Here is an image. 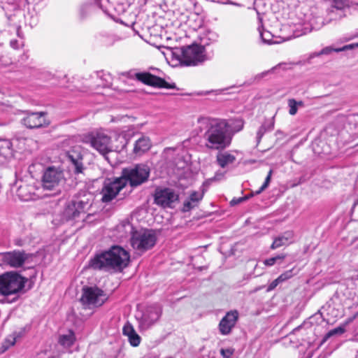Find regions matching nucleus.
<instances>
[{
    "mask_svg": "<svg viewBox=\"0 0 358 358\" xmlns=\"http://www.w3.org/2000/svg\"><path fill=\"white\" fill-rule=\"evenodd\" d=\"M130 254L120 245H113L108 250L96 253L89 262L94 270L110 273H120L129 266Z\"/></svg>",
    "mask_w": 358,
    "mask_h": 358,
    "instance_id": "nucleus-1",
    "label": "nucleus"
},
{
    "mask_svg": "<svg viewBox=\"0 0 358 358\" xmlns=\"http://www.w3.org/2000/svg\"><path fill=\"white\" fill-rule=\"evenodd\" d=\"M198 122L206 125V131L203 138L206 141V146L211 150H224L231 142V137L226 131L227 124L224 119L199 117Z\"/></svg>",
    "mask_w": 358,
    "mask_h": 358,
    "instance_id": "nucleus-2",
    "label": "nucleus"
},
{
    "mask_svg": "<svg viewBox=\"0 0 358 358\" xmlns=\"http://www.w3.org/2000/svg\"><path fill=\"white\" fill-rule=\"evenodd\" d=\"M95 200L93 193L87 190H80L71 201L66 203L63 211V218L66 221H85L92 215L90 213Z\"/></svg>",
    "mask_w": 358,
    "mask_h": 358,
    "instance_id": "nucleus-3",
    "label": "nucleus"
},
{
    "mask_svg": "<svg viewBox=\"0 0 358 358\" xmlns=\"http://www.w3.org/2000/svg\"><path fill=\"white\" fill-rule=\"evenodd\" d=\"M196 4V0H164L161 8L165 13L172 14L181 25L188 21V16L197 17L196 13H192Z\"/></svg>",
    "mask_w": 358,
    "mask_h": 358,
    "instance_id": "nucleus-4",
    "label": "nucleus"
},
{
    "mask_svg": "<svg viewBox=\"0 0 358 358\" xmlns=\"http://www.w3.org/2000/svg\"><path fill=\"white\" fill-rule=\"evenodd\" d=\"M27 282V278L17 271H8L0 275V294L3 296L17 295L9 302H15Z\"/></svg>",
    "mask_w": 358,
    "mask_h": 358,
    "instance_id": "nucleus-5",
    "label": "nucleus"
},
{
    "mask_svg": "<svg viewBox=\"0 0 358 358\" xmlns=\"http://www.w3.org/2000/svg\"><path fill=\"white\" fill-rule=\"evenodd\" d=\"M128 227L131 229V245L134 250L145 252L155 245L157 236L155 230L149 229L134 230L133 226L129 224Z\"/></svg>",
    "mask_w": 358,
    "mask_h": 358,
    "instance_id": "nucleus-6",
    "label": "nucleus"
},
{
    "mask_svg": "<svg viewBox=\"0 0 358 358\" xmlns=\"http://www.w3.org/2000/svg\"><path fill=\"white\" fill-rule=\"evenodd\" d=\"M65 181L63 171L59 167L48 166L43 173L41 185L44 189L55 191L53 194L61 192Z\"/></svg>",
    "mask_w": 358,
    "mask_h": 358,
    "instance_id": "nucleus-7",
    "label": "nucleus"
},
{
    "mask_svg": "<svg viewBox=\"0 0 358 358\" xmlns=\"http://www.w3.org/2000/svg\"><path fill=\"white\" fill-rule=\"evenodd\" d=\"M150 169L144 164H138L133 167L125 168L122 171V178L129 182L132 187H138L148 181Z\"/></svg>",
    "mask_w": 358,
    "mask_h": 358,
    "instance_id": "nucleus-8",
    "label": "nucleus"
},
{
    "mask_svg": "<svg viewBox=\"0 0 358 358\" xmlns=\"http://www.w3.org/2000/svg\"><path fill=\"white\" fill-rule=\"evenodd\" d=\"M121 74L129 78H135L137 80L143 83V84L153 87L178 90L176 83H169L164 78L154 76L149 72L135 73L132 71H129L122 72Z\"/></svg>",
    "mask_w": 358,
    "mask_h": 358,
    "instance_id": "nucleus-9",
    "label": "nucleus"
},
{
    "mask_svg": "<svg viewBox=\"0 0 358 358\" xmlns=\"http://www.w3.org/2000/svg\"><path fill=\"white\" fill-rule=\"evenodd\" d=\"M206 59L205 47L203 45L192 44L181 49L179 60L184 66H196Z\"/></svg>",
    "mask_w": 358,
    "mask_h": 358,
    "instance_id": "nucleus-10",
    "label": "nucleus"
},
{
    "mask_svg": "<svg viewBox=\"0 0 358 358\" xmlns=\"http://www.w3.org/2000/svg\"><path fill=\"white\" fill-rule=\"evenodd\" d=\"M107 300L105 292L96 286L87 287L82 289L80 302L86 308L99 307Z\"/></svg>",
    "mask_w": 358,
    "mask_h": 358,
    "instance_id": "nucleus-11",
    "label": "nucleus"
},
{
    "mask_svg": "<svg viewBox=\"0 0 358 358\" xmlns=\"http://www.w3.org/2000/svg\"><path fill=\"white\" fill-rule=\"evenodd\" d=\"M127 186L126 180L122 177L109 178L104 180L101 191L102 195L101 201L109 203L112 201L119 192Z\"/></svg>",
    "mask_w": 358,
    "mask_h": 358,
    "instance_id": "nucleus-12",
    "label": "nucleus"
},
{
    "mask_svg": "<svg viewBox=\"0 0 358 358\" xmlns=\"http://www.w3.org/2000/svg\"><path fill=\"white\" fill-rule=\"evenodd\" d=\"M32 254L24 250H15L10 252L0 253V262L13 268H20L29 259Z\"/></svg>",
    "mask_w": 358,
    "mask_h": 358,
    "instance_id": "nucleus-13",
    "label": "nucleus"
},
{
    "mask_svg": "<svg viewBox=\"0 0 358 358\" xmlns=\"http://www.w3.org/2000/svg\"><path fill=\"white\" fill-rule=\"evenodd\" d=\"M22 124L29 129L46 127L50 124L45 112H26V116L21 120Z\"/></svg>",
    "mask_w": 358,
    "mask_h": 358,
    "instance_id": "nucleus-14",
    "label": "nucleus"
},
{
    "mask_svg": "<svg viewBox=\"0 0 358 358\" xmlns=\"http://www.w3.org/2000/svg\"><path fill=\"white\" fill-rule=\"evenodd\" d=\"M162 315V310L157 306H148L138 319V328L141 331H145L150 328Z\"/></svg>",
    "mask_w": 358,
    "mask_h": 358,
    "instance_id": "nucleus-15",
    "label": "nucleus"
},
{
    "mask_svg": "<svg viewBox=\"0 0 358 358\" xmlns=\"http://www.w3.org/2000/svg\"><path fill=\"white\" fill-rule=\"evenodd\" d=\"M155 203L164 208H173L179 195L171 188L157 189L154 195Z\"/></svg>",
    "mask_w": 358,
    "mask_h": 358,
    "instance_id": "nucleus-16",
    "label": "nucleus"
},
{
    "mask_svg": "<svg viewBox=\"0 0 358 358\" xmlns=\"http://www.w3.org/2000/svg\"><path fill=\"white\" fill-rule=\"evenodd\" d=\"M66 157L70 162V168L75 174L82 173L85 169L83 159V156L80 147L71 149L66 153Z\"/></svg>",
    "mask_w": 358,
    "mask_h": 358,
    "instance_id": "nucleus-17",
    "label": "nucleus"
},
{
    "mask_svg": "<svg viewBox=\"0 0 358 358\" xmlns=\"http://www.w3.org/2000/svg\"><path fill=\"white\" fill-rule=\"evenodd\" d=\"M110 143V138L103 133H97L90 138V144L92 147L103 155L110 151L109 146Z\"/></svg>",
    "mask_w": 358,
    "mask_h": 358,
    "instance_id": "nucleus-18",
    "label": "nucleus"
},
{
    "mask_svg": "<svg viewBox=\"0 0 358 358\" xmlns=\"http://www.w3.org/2000/svg\"><path fill=\"white\" fill-rule=\"evenodd\" d=\"M238 318L237 310H231L228 312L221 320L219 324V329L222 335L230 334L233 327H234Z\"/></svg>",
    "mask_w": 358,
    "mask_h": 358,
    "instance_id": "nucleus-19",
    "label": "nucleus"
},
{
    "mask_svg": "<svg viewBox=\"0 0 358 358\" xmlns=\"http://www.w3.org/2000/svg\"><path fill=\"white\" fill-rule=\"evenodd\" d=\"M203 197V193L193 191L184 201L182 212L186 213L197 207Z\"/></svg>",
    "mask_w": 358,
    "mask_h": 358,
    "instance_id": "nucleus-20",
    "label": "nucleus"
},
{
    "mask_svg": "<svg viewBox=\"0 0 358 358\" xmlns=\"http://www.w3.org/2000/svg\"><path fill=\"white\" fill-rule=\"evenodd\" d=\"M122 334L128 337L131 345L137 347L140 345L141 338L130 322H127L125 323L122 328Z\"/></svg>",
    "mask_w": 358,
    "mask_h": 358,
    "instance_id": "nucleus-21",
    "label": "nucleus"
},
{
    "mask_svg": "<svg viewBox=\"0 0 358 358\" xmlns=\"http://www.w3.org/2000/svg\"><path fill=\"white\" fill-rule=\"evenodd\" d=\"M275 125V120L274 117L265 120L264 122L262 124L257 131L256 135V143L257 145H258L264 136V135L266 132L271 131L274 129Z\"/></svg>",
    "mask_w": 358,
    "mask_h": 358,
    "instance_id": "nucleus-22",
    "label": "nucleus"
},
{
    "mask_svg": "<svg viewBox=\"0 0 358 358\" xmlns=\"http://www.w3.org/2000/svg\"><path fill=\"white\" fill-rule=\"evenodd\" d=\"M151 147V142L148 137L142 136L138 138L134 148V152L136 155H141L146 151H148Z\"/></svg>",
    "mask_w": 358,
    "mask_h": 358,
    "instance_id": "nucleus-23",
    "label": "nucleus"
},
{
    "mask_svg": "<svg viewBox=\"0 0 358 358\" xmlns=\"http://www.w3.org/2000/svg\"><path fill=\"white\" fill-rule=\"evenodd\" d=\"M226 131L231 137L235 133L240 131L243 128V121L241 119L225 120Z\"/></svg>",
    "mask_w": 358,
    "mask_h": 358,
    "instance_id": "nucleus-24",
    "label": "nucleus"
},
{
    "mask_svg": "<svg viewBox=\"0 0 358 358\" xmlns=\"http://www.w3.org/2000/svg\"><path fill=\"white\" fill-rule=\"evenodd\" d=\"M288 64L285 62L279 63L278 64L275 65V66L272 67L269 70L264 71L262 73H259L257 74L254 77V82L259 83L260 80H262L263 78L268 76L269 74L271 73H275L278 72V70L282 69L283 71H285L287 69V66Z\"/></svg>",
    "mask_w": 358,
    "mask_h": 358,
    "instance_id": "nucleus-25",
    "label": "nucleus"
},
{
    "mask_svg": "<svg viewBox=\"0 0 358 358\" xmlns=\"http://www.w3.org/2000/svg\"><path fill=\"white\" fill-rule=\"evenodd\" d=\"M201 10V7L196 6V8L193 10L192 13L196 14V17H189L188 21L187 22H183V24H187L189 27L192 28L193 29H197L201 27L202 25V20L199 17V13Z\"/></svg>",
    "mask_w": 358,
    "mask_h": 358,
    "instance_id": "nucleus-26",
    "label": "nucleus"
},
{
    "mask_svg": "<svg viewBox=\"0 0 358 358\" xmlns=\"http://www.w3.org/2000/svg\"><path fill=\"white\" fill-rule=\"evenodd\" d=\"M292 238V234L289 231L285 233L282 236L275 238L271 245L272 250H275L289 243Z\"/></svg>",
    "mask_w": 358,
    "mask_h": 358,
    "instance_id": "nucleus-27",
    "label": "nucleus"
},
{
    "mask_svg": "<svg viewBox=\"0 0 358 358\" xmlns=\"http://www.w3.org/2000/svg\"><path fill=\"white\" fill-rule=\"evenodd\" d=\"M235 160V156L227 152L220 153L217 155V162L222 168L226 167L228 164H233Z\"/></svg>",
    "mask_w": 358,
    "mask_h": 358,
    "instance_id": "nucleus-28",
    "label": "nucleus"
},
{
    "mask_svg": "<svg viewBox=\"0 0 358 358\" xmlns=\"http://www.w3.org/2000/svg\"><path fill=\"white\" fill-rule=\"evenodd\" d=\"M75 334L72 330H69L67 334L60 335L59 343L64 348L71 347L75 341Z\"/></svg>",
    "mask_w": 358,
    "mask_h": 358,
    "instance_id": "nucleus-29",
    "label": "nucleus"
},
{
    "mask_svg": "<svg viewBox=\"0 0 358 358\" xmlns=\"http://www.w3.org/2000/svg\"><path fill=\"white\" fill-rule=\"evenodd\" d=\"M12 143L10 141L0 138V156L4 158L12 156Z\"/></svg>",
    "mask_w": 358,
    "mask_h": 358,
    "instance_id": "nucleus-30",
    "label": "nucleus"
},
{
    "mask_svg": "<svg viewBox=\"0 0 358 358\" xmlns=\"http://www.w3.org/2000/svg\"><path fill=\"white\" fill-rule=\"evenodd\" d=\"M95 3L107 14L110 13V8H113V5L110 0H94Z\"/></svg>",
    "mask_w": 358,
    "mask_h": 358,
    "instance_id": "nucleus-31",
    "label": "nucleus"
},
{
    "mask_svg": "<svg viewBox=\"0 0 358 358\" xmlns=\"http://www.w3.org/2000/svg\"><path fill=\"white\" fill-rule=\"evenodd\" d=\"M348 48V46H343L341 48H332L331 47H326L322 49L320 52L314 53V56H320L322 55H330L333 52H341L346 50Z\"/></svg>",
    "mask_w": 358,
    "mask_h": 358,
    "instance_id": "nucleus-32",
    "label": "nucleus"
},
{
    "mask_svg": "<svg viewBox=\"0 0 358 358\" xmlns=\"http://www.w3.org/2000/svg\"><path fill=\"white\" fill-rule=\"evenodd\" d=\"M345 331V329L344 326L337 327L331 330H330L328 333L326 334L323 338V342H325L328 338L331 336L336 335H341Z\"/></svg>",
    "mask_w": 358,
    "mask_h": 358,
    "instance_id": "nucleus-33",
    "label": "nucleus"
},
{
    "mask_svg": "<svg viewBox=\"0 0 358 358\" xmlns=\"http://www.w3.org/2000/svg\"><path fill=\"white\" fill-rule=\"evenodd\" d=\"M285 257L286 255L285 254L278 255L275 257H272L271 258L265 259L264 264L267 266H271L274 265L275 263H278V262L283 260Z\"/></svg>",
    "mask_w": 358,
    "mask_h": 358,
    "instance_id": "nucleus-34",
    "label": "nucleus"
},
{
    "mask_svg": "<svg viewBox=\"0 0 358 358\" xmlns=\"http://www.w3.org/2000/svg\"><path fill=\"white\" fill-rule=\"evenodd\" d=\"M259 31L260 33L261 38L264 43H267V44H272V43H275L273 41V35L270 31H260L259 29Z\"/></svg>",
    "mask_w": 358,
    "mask_h": 358,
    "instance_id": "nucleus-35",
    "label": "nucleus"
},
{
    "mask_svg": "<svg viewBox=\"0 0 358 358\" xmlns=\"http://www.w3.org/2000/svg\"><path fill=\"white\" fill-rule=\"evenodd\" d=\"M272 173H273L272 170H270L268 171V175L265 178L264 182L261 186V187L257 191L255 192V195L261 194L263 191H264L268 187V186L271 182Z\"/></svg>",
    "mask_w": 358,
    "mask_h": 358,
    "instance_id": "nucleus-36",
    "label": "nucleus"
},
{
    "mask_svg": "<svg viewBox=\"0 0 358 358\" xmlns=\"http://www.w3.org/2000/svg\"><path fill=\"white\" fill-rule=\"evenodd\" d=\"M16 337H14L13 334L8 336L4 341L2 348H3V351L8 350L10 347L15 345L16 343Z\"/></svg>",
    "mask_w": 358,
    "mask_h": 358,
    "instance_id": "nucleus-37",
    "label": "nucleus"
},
{
    "mask_svg": "<svg viewBox=\"0 0 358 358\" xmlns=\"http://www.w3.org/2000/svg\"><path fill=\"white\" fill-rule=\"evenodd\" d=\"M288 106L289 107V113L291 115H294L297 113V101L294 99H289L288 100Z\"/></svg>",
    "mask_w": 358,
    "mask_h": 358,
    "instance_id": "nucleus-38",
    "label": "nucleus"
},
{
    "mask_svg": "<svg viewBox=\"0 0 358 358\" xmlns=\"http://www.w3.org/2000/svg\"><path fill=\"white\" fill-rule=\"evenodd\" d=\"M294 268L289 269L288 271H285L281 275H280L278 278V280H280L281 282L291 278L296 273H294Z\"/></svg>",
    "mask_w": 358,
    "mask_h": 358,
    "instance_id": "nucleus-39",
    "label": "nucleus"
},
{
    "mask_svg": "<svg viewBox=\"0 0 358 358\" xmlns=\"http://www.w3.org/2000/svg\"><path fill=\"white\" fill-rule=\"evenodd\" d=\"M130 6V3H121L117 6V7H114L113 8L118 13V14H122L126 12L129 7Z\"/></svg>",
    "mask_w": 358,
    "mask_h": 358,
    "instance_id": "nucleus-40",
    "label": "nucleus"
},
{
    "mask_svg": "<svg viewBox=\"0 0 358 358\" xmlns=\"http://www.w3.org/2000/svg\"><path fill=\"white\" fill-rule=\"evenodd\" d=\"M234 350L231 349V348H227V349L222 348L220 350V354L222 355V356L224 358H230L232 356V355L234 354Z\"/></svg>",
    "mask_w": 358,
    "mask_h": 358,
    "instance_id": "nucleus-41",
    "label": "nucleus"
},
{
    "mask_svg": "<svg viewBox=\"0 0 358 358\" xmlns=\"http://www.w3.org/2000/svg\"><path fill=\"white\" fill-rule=\"evenodd\" d=\"M261 3H262V0H257V1H255L254 5H255V9L256 10L257 14L258 15V20L260 22V23H262V17L261 16V15L263 14V13H261L260 10H259V6Z\"/></svg>",
    "mask_w": 358,
    "mask_h": 358,
    "instance_id": "nucleus-42",
    "label": "nucleus"
},
{
    "mask_svg": "<svg viewBox=\"0 0 358 358\" xmlns=\"http://www.w3.org/2000/svg\"><path fill=\"white\" fill-rule=\"evenodd\" d=\"M280 282H281L280 280H278V278H277L275 280H274L269 284V285L268 286V288H267V292L273 290L278 286V285Z\"/></svg>",
    "mask_w": 358,
    "mask_h": 358,
    "instance_id": "nucleus-43",
    "label": "nucleus"
},
{
    "mask_svg": "<svg viewBox=\"0 0 358 358\" xmlns=\"http://www.w3.org/2000/svg\"><path fill=\"white\" fill-rule=\"evenodd\" d=\"M245 201H247L246 197H239L238 199L234 198L230 201V204H231V206H235V205L239 204Z\"/></svg>",
    "mask_w": 358,
    "mask_h": 358,
    "instance_id": "nucleus-44",
    "label": "nucleus"
},
{
    "mask_svg": "<svg viewBox=\"0 0 358 358\" xmlns=\"http://www.w3.org/2000/svg\"><path fill=\"white\" fill-rule=\"evenodd\" d=\"M24 334V329H22L20 331H15L13 333L14 337H16V340L17 338H21Z\"/></svg>",
    "mask_w": 358,
    "mask_h": 358,
    "instance_id": "nucleus-45",
    "label": "nucleus"
},
{
    "mask_svg": "<svg viewBox=\"0 0 358 358\" xmlns=\"http://www.w3.org/2000/svg\"><path fill=\"white\" fill-rule=\"evenodd\" d=\"M14 244L17 246H22L24 245V241L20 239V238H18V239H15L14 241Z\"/></svg>",
    "mask_w": 358,
    "mask_h": 358,
    "instance_id": "nucleus-46",
    "label": "nucleus"
},
{
    "mask_svg": "<svg viewBox=\"0 0 358 358\" xmlns=\"http://www.w3.org/2000/svg\"><path fill=\"white\" fill-rule=\"evenodd\" d=\"M311 30H312V29L305 27L303 30V32L301 34V35L306 34L310 32ZM296 36H300V34H297Z\"/></svg>",
    "mask_w": 358,
    "mask_h": 358,
    "instance_id": "nucleus-47",
    "label": "nucleus"
},
{
    "mask_svg": "<svg viewBox=\"0 0 358 358\" xmlns=\"http://www.w3.org/2000/svg\"><path fill=\"white\" fill-rule=\"evenodd\" d=\"M17 41H10V45H11L13 48H16V46H15V45H17Z\"/></svg>",
    "mask_w": 358,
    "mask_h": 358,
    "instance_id": "nucleus-48",
    "label": "nucleus"
},
{
    "mask_svg": "<svg viewBox=\"0 0 358 358\" xmlns=\"http://www.w3.org/2000/svg\"><path fill=\"white\" fill-rule=\"evenodd\" d=\"M358 205V199L356 200L355 202H354V204L352 207V211L354 210L355 208Z\"/></svg>",
    "mask_w": 358,
    "mask_h": 358,
    "instance_id": "nucleus-49",
    "label": "nucleus"
},
{
    "mask_svg": "<svg viewBox=\"0 0 358 358\" xmlns=\"http://www.w3.org/2000/svg\"><path fill=\"white\" fill-rule=\"evenodd\" d=\"M304 103L302 101H297V107L298 106H303Z\"/></svg>",
    "mask_w": 358,
    "mask_h": 358,
    "instance_id": "nucleus-50",
    "label": "nucleus"
},
{
    "mask_svg": "<svg viewBox=\"0 0 358 358\" xmlns=\"http://www.w3.org/2000/svg\"><path fill=\"white\" fill-rule=\"evenodd\" d=\"M255 193H252L250 194H248L247 196H245L244 197H246L247 198V200L249 199L250 197H252L253 195H255Z\"/></svg>",
    "mask_w": 358,
    "mask_h": 358,
    "instance_id": "nucleus-51",
    "label": "nucleus"
},
{
    "mask_svg": "<svg viewBox=\"0 0 358 358\" xmlns=\"http://www.w3.org/2000/svg\"><path fill=\"white\" fill-rule=\"evenodd\" d=\"M278 134H279V135L284 136L283 132H282V131H280V130H278V131H276V135H278Z\"/></svg>",
    "mask_w": 358,
    "mask_h": 358,
    "instance_id": "nucleus-52",
    "label": "nucleus"
},
{
    "mask_svg": "<svg viewBox=\"0 0 358 358\" xmlns=\"http://www.w3.org/2000/svg\"><path fill=\"white\" fill-rule=\"evenodd\" d=\"M346 46H348V48L347 49V50H348V49H352V48H353L354 45H347Z\"/></svg>",
    "mask_w": 358,
    "mask_h": 358,
    "instance_id": "nucleus-53",
    "label": "nucleus"
},
{
    "mask_svg": "<svg viewBox=\"0 0 358 358\" xmlns=\"http://www.w3.org/2000/svg\"><path fill=\"white\" fill-rule=\"evenodd\" d=\"M352 341H358V338H353Z\"/></svg>",
    "mask_w": 358,
    "mask_h": 358,
    "instance_id": "nucleus-54",
    "label": "nucleus"
},
{
    "mask_svg": "<svg viewBox=\"0 0 358 358\" xmlns=\"http://www.w3.org/2000/svg\"><path fill=\"white\" fill-rule=\"evenodd\" d=\"M2 58H3V56H0V62H2Z\"/></svg>",
    "mask_w": 358,
    "mask_h": 358,
    "instance_id": "nucleus-55",
    "label": "nucleus"
},
{
    "mask_svg": "<svg viewBox=\"0 0 358 358\" xmlns=\"http://www.w3.org/2000/svg\"><path fill=\"white\" fill-rule=\"evenodd\" d=\"M110 86V84H107V85H104V87H109Z\"/></svg>",
    "mask_w": 358,
    "mask_h": 358,
    "instance_id": "nucleus-56",
    "label": "nucleus"
},
{
    "mask_svg": "<svg viewBox=\"0 0 358 358\" xmlns=\"http://www.w3.org/2000/svg\"><path fill=\"white\" fill-rule=\"evenodd\" d=\"M355 358H358V350H357V355Z\"/></svg>",
    "mask_w": 358,
    "mask_h": 358,
    "instance_id": "nucleus-57",
    "label": "nucleus"
},
{
    "mask_svg": "<svg viewBox=\"0 0 358 358\" xmlns=\"http://www.w3.org/2000/svg\"><path fill=\"white\" fill-rule=\"evenodd\" d=\"M357 6H358V3H357Z\"/></svg>",
    "mask_w": 358,
    "mask_h": 358,
    "instance_id": "nucleus-58",
    "label": "nucleus"
}]
</instances>
